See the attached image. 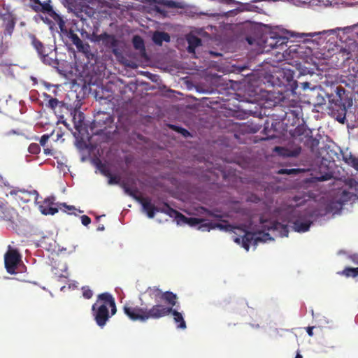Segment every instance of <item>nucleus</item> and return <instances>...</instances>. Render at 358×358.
<instances>
[{"label": "nucleus", "mask_w": 358, "mask_h": 358, "mask_svg": "<svg viewBox=\"0 0 358 358\" xmlns=\"http://www.w3.org/2000/svg\"><path fill=\"white\" fill-rule=\"evenodd\" d=\"M110 308L111 315L115 314L117 309L115 300L111 294L105 292L98 296V299L92 305V310L96 324L103 327L110 318L109 310Z\"/></svg>", "instance_id": "1"}, {"label": "nucleus", "mask_w": 358, "mask_h": 358, "mask_svg": "<svg viewBox=\"0 0 358 358\" xmlns=\"http://www.w3.org/2000/svg\"><path fill=\"white\" fill-rule=\"evenodd\" d=\"M160 304L153 305L150 308L139 307L132 303H127L124 306V313L133 321L145 322L149 319H159L161 315Z\"/></svg>", "instance_id": "2"}, {"label": "nucleus", "mask_w": 358, "mask_h": 358, "mask_svg": "<svg viewBox=\"0 0 358 358\" xmlns=\"http://www.w3.org/2000/svg\"><path fill=\"white\" fill-rule=\"evenodd\" d=\"M29 6L36 13H41L48 15L55 20L59 27L64 25V22L62 17L55 11L51 0H29Z\"/></svg>", "instance_id": "3"}, {"label": "nucleus", "mask_w": 358, "mask_h": 358, "mask_svg": "<svg viewBox=\"0 0 358 358\" xmlns=\"http://www.w3.org/2000/svg\"><path fill=\"white\" fill-rule=\"evenodd\" d=\"M245 226L237 227L236 229L244 232V235L241 237L236 236L234 238L235 243L240 244L242 243V247L247 251L249 250L251 244L257 245L258 242L265 241L267 239H271L269 234L268 233H252L245 230Z\"/></svg>", "instance_id": "4"}, {"label": "nucleus", "mask_w": 358, "mask_h": 358, "mask_svg": "<svg viewBox=\"0 0 358 358\" xmlns=\"http://www.w3.org/2000/svg\"><path fill=\"white\" fill-rule=\"evenodd\" d=\"M136 201L142 205L144 211L146 212L149 218H153L156 212L164 213L169 217H171V215L172 214L171 210H173V208H172L167 203H164L162 207H156L151 203L150 199L148 197L142 196L136 198Z\"/></svg>", "instance_id": "5"}, {"label": "nucleus", "mask_w": 358, "mask_h": 358, "mask_svg": "<svg viewBox=\"0 0 358 358\" xmlns=\"http://www.w3.org/2000/svg\"><path fill=\"white\" fill-rule=\"evenodd\" d=\"M102 44L106 48L111 49L112 52L121 63L128 66H132V65L128 63L127 61L124 59L122 52L118 48L119 41L115 38L114 35L108 34L104 32Z\"/></svg>", "instance_id": "6"}, {"label": "nucleus", "mask_w": 358, "mask_h": 358, "mask_svg": "<svg viewBox=\"0 0 358 358\" xmlns=\"http://www.w3.org/2000/svg\"><path fill=\"white\" fill-rule=\"evenodd\" d=\"M159 307L162 309L160 310L162 313L161 315L159 316V319L172 314L174 322L178 324L177 327L182 329L186 328V323L181 313L172 308V307H167V306L165 305L160 304Z\"/></svg>", "instance_id": "7"}, {"label": "nucleus", "mask_w": 358, "mask_h": 358, "mask_svg": "<svg viewBox=\"0 0 358 358\" xmlns=\"http://www.w3.org/2000/svg\"><path fill=\"white\" fill-rule=\"evenodd\" d=\"M9 194L13 196L17 201H21L23 203H28L31 201V197L34 196L36 199L38 193L36 190L28 191L24 189H20L17 187H12Z\"/></svg>", "instance_id": "8"}, {"label": "nucleus", "mask_w": 358, "mask_h": 358, "mask_svg": "<svg viewBox=\"0 0 358 358\" xmlns=\"http://www.w3.org/2000/svg\"><path fill=\"white\" fill-rule=\"evenodd\" d=\"M20 261V256L15 250L8 251L4 257L5 267L7 272L11 274L15 273L17 266Z\"/></svg>", "instance_id": "9"}, {"label": "nucleus", "mask_w": 358, "mask_h": 358, "mask_svg": "<svg viewBox=\"0 0 358 358\" xmlns=\"http://www.w3.org/2000/svg\"><path fill=\"white\" fill-rule=\"evenodd\" d=\"M0 18L3 21L2 26L4 28L5 34L11 35L15 26L13 15L8 10H6L4 13H0Z\"/></svg>", "instance_id": "10"}, {"label": "nucleus", "mask_w": 358, "mask_h": 358, "mask_svg": "<svg viewBox=\"0 0 358 358\" xmlns=\"http://www.w3.org/2000/svg\"><path fill=\"white\" fill-rule=\"evenodd\" d=\"M172 214L171 215V217L175 218L177 220L178 222H183L189 224L190 226H196L199 224H201L203 222L202 219L196 218V217H187L184 215H182L179 211L173 209L171 210Z\"/></svg>", "instance_id": "11"}, {"label": "nucleus", "mask_w": 358, "mask_h": 358, "mask_svg": "<svg viewBox=\"0 0 358 358\" xmlns=\"http://www.w3.org/2000/svg\"><path fill=\"white\" fill-rule=\"evenodd\" d=\"M341 52L343 56H345L346 59H350L353 57L358 56V42L356 40L350 41L348 42L345 47L341 49Z\"/></svg>", "instance_id": "12"}, {"label": "nucleus", "mask_w": 358, "mask_h": 358, "mask_svg": "<svg viewBox=\"0 0 358 358\" xmlns=\"http://www.w3.org/2000/svg\"><path fill=\"white\" fill-rule=\"evenodd\" d=\"M55 197L49 196L44 199L40 206L41 212L43 215H55L58 212L57 208L55 207Z\"/></svg>", "instance_id": "13"}, {"label": "nucleus", "mask_w": 358, "mask_h": 358, "mask_svg": "<svg viewBox=\"0 0 358 358\" xmlns=\"http://www.w3.org/2000/svg\"><path fill=\"white\" fill-rule=\"evenodd\" d=\"M69 38L72 43L76 45L79 52L87 53L90 51V47L89 44L84 43L79 36L74 33L73 31L70 30L68 35Z\"/></svg>", "instance_id": "14"}, {"label": "nucleus", "mask_w": 358, "mask_h": 358, "mask_svg": "<svg viewBox=\"0 0 358 358\" xmlns=\"http://www.w3.org/2000/svg\"><path fill=\"white\" fill-rule=\"evenodd\" d=\"M29 38L31 45L36 50L39 57L42 56L48 50H50V47H46L35 35L30 34Z\"/></svg>", "instance_id": "15"}, {"label": "nucleus", "mask_w": 358, "mask_h": 358, "mask_svg": "<svg viewBox=\"0 0 358 358\" xmlns=\"http://www.w3.org/2000/svg\"><path fill=\"white\" fill-rule=\"evenodd\" d=\"M40 58L45 64L52 67H57L59 65L58 59L56 58V53L53 52L51 48H50V50H48Z\"/></svg>", "instance_id": "16"}, {"label": "nucleus", "mask_w": 358, "mask_h": 358, "mask_svg": "<svg viewBox=\"0 0 358 358\" xmlns=\"http://www.w3.org/2000/svg\"><path fill=\"white\" fill-rule=\"evenodd\" d=\"M275 150L278 152L282 156L287 157H296L301 153V148L300 146H296L294 148L275 147Z\"/></svg>", "instance_id": "17"}, {"label": "nucleus", "mask_w": 358, "mask_h": 358, "mask_svg": "<svg viewBox=\"0 0 358 358\" xmlns=\"http://www.w3.org/2000/svg\"><path fill=\"white\" fill-rule=\"evenodd\" d=\"M311 133V131L307 129L304 125H299L295 128L293 135L294 136H304L305 137H308L312 141L313 145H317L318 144V141L313 138Z\"/></svg>", "instance_id": "18"}, {"label": "nucleus", "mask_w": 358, "mask_h": 358, "mask_svg": "<svg viewBox=\"0 0 358 358\" xmlns=\"http://www.w3.org/2000/svg\"><path fill=\"white\" fill-rule=\"evenodd\" d=\"M72 120L73 122L74 127L77 131H80L83 127V122L85 120V115L83 112L74 109L71 113Z\"/></svg>", "instance_id": "19"}, {"label": "nucleus", "mask_w": 358, "mask_h": 358, "mask_svg": "<svg viewBox=\"0 0 358 358\" xmlns=\"http://www.w3.org/2000/svg\"><path fill=\"white\" fill-rule=\"evenodd\" d=\"M188 43L187 51L189 53H194L196 48L202 44L201 39L194 35L189 34L187 36Z\"/></svg>", "instance_id": "20"}, {"label": "nucleus", "mask_w": 358, "mask_h": 358, "mask_svg": "<svg viewBox=\"0 0 358 358\" xmlns=\"http://www.w3.org/2000/svg\"><path fill=\"white\" fill-rule=\"evenodd\" d=\"M177 299L178 296L176 294L170 291H166L164 292L161 300L164 301L169 306L168 307H172L173 308L178 303Z\"/></svg>", "instance_id": "21"}, {"label": "nucleus", "mask_w": 358, "mask_h": 358, "mask_svg": "<svg viewBox=\"0 0 358 358\" xmlns=\"http://www.w3.org/2000/svg\"><path fill=\"white\" fill-rule=\"evenodd\" d=\"M205 227H207L208 230L210 229L217 228L220 230H223L225 231H233L237 227H234L231 224H228L227 222L224 221L223 223H212L209 222L205 224Z\"/></svg>", "instance_id": "22"}, {"label": "nucleus", "mask_w": 358, "mask_h": 358, "mask_svg": "<svg viewBox=\"0 0 358 358\" xmlns=\"http://www.w3.org/2000/svg\"><path fill=\"white\" fill-rule=\"evenodd\" d=\"M15 211L13 208L7 206H0V218L6 221H13Z\"/></svg>", "instance_id": "23"}, {"label": "nucleus", "mask_w": 358, "mask_h": 358, "mask_svg": "<svg viewBox=\"0 0 358 358\" xmlns=\"http://www.w3.org/2000/svg\"><path fill=\"white\" fill-rule=\"evenodd\" d=\"M152 41L155 44L158 45H162L164 41H170V36L166 32L156 31L153 34Z\"/></svg>", "instance_id": "24"}, {"label": "nucleus", "mask_w": 358, "mask_h": 358, "mask_svg": "<svg viewBox=\"0 0 358 358\" xmlns=\"http://www.w3.org/2000/svg\"><path fill=\"white\" fill-rule=\"evenodd\" d=\"M312 222L310 221H302L301 220H296L293 223V228L297 232H306L308 231Z\"/></svg>", "instance_id": "25"}, {"label": "nucleus", "mask_w": 358, "mask_h": 358, "mask_svg": "<svg viewBox=\"0 0 358 358\" xmlns=\"http://www.w3.org/2000/svg\"><path fill=\"white\" fill-rule=\"evenodd\" d=\"M46 97L48 98L47 106L53 110H55L57 107L62 108L64 103L62 101H59L57 99L52 97L49 94H45Z\"/></svg>", "instance_id": "26"}, {"label": "nucleus", "mask_w": 358, "mask_h": 358, "mask_svg": "<svg viewBox=\"0 0 358 358\" xmlns=\"http://www.w3.org/2000/svg\"><path fill=\"white\" fill-rule=\"evenodd\" d=\"M147 292L149 296L156 301L162 299L164 293V292L157 287H148Z\"/></svg>", "instance_id": "27"}, {"label": "nucleus", "mask_w": 358, "mask_h": 358, "mask_svg": "<svg viewBox=\"0 0 358 358\" xmlns=\"http://www.w3.org/2000/svg\"><path fill=\"white\" fill-rule=\"evenodd\" d=\"M268 230H279L281 229V236H288V229L286 225L282 224L278 222H274L271 224V226L268 228Z\"/></svg>", "instance_id": "28"}, {"label": "nucleus", "mask_w": 358, "mask_h": 358, "mask_svg": "<svg viewBox=\"0 0 358 358\" xmlns=\"http://www.w3.org/2000/svg\"><path fill=\"white\" fill-rule=\"evenodd\" d=\"M329 101L331 104H334L336 106L342 108V110H345V106L343 101V98H341L339 96H336L335 94H331L329 96Z\"/></svg>", "instance_id": "29"}, {"label": "nucleus", "mask_w": 358, "mask_h": 358, "mask_svg": "<svg viewBox=\"0 0 358 358\" xmlns=\"http://www.w3.org/2000/svg\"><path fill=\"white\" fill-rule=\"evenodd\" d=\"M343 159L345 162L352 166L355 169L358 171V158L352 155L351 153L348 155H344Z\"/></svg>", "instance_id": "30"}, {"label": "nucleus", "mask_w": 358, "mask_h": 358, "mask_svg": "<svg viewBox=\"0 0 358 358\" xmlns=\"http://www.w3.org/2000/svg\"><path fill=\"white\" fill-rule=\"evenodd\" d=\"M338 274L345 275L347 278L352 277L355 278L358 276V267L357 268H351V267H346L344 270H343L341 272H338Z\"/></svg>", "instance_id": "31"}, {"label": "nucleus", "mask_w": 358, "mask_h": 358, "mask_svg": "<svg viewBox=\"0 0 358 358\" xmlns=\"http://www.w3.org/2000/svg\"><path fill=\"white\" fill-rule=\"evenodd\" d=\"M301 109L295 108V109H289L288 111L285 112L284 119L293 117V122L295 120H299V113Z\"/></svg>", "instance_id": "32"}, {"label": "nucleus", "mask_w": 358, "mask_h": 358, "mask_svg": "<svg viewBox=\"0 0 358 358\" xmlns=\"http://www.w3.org/2000/svg\"><path fill=\"white\" fill-rule=\"evenodd\" d=\"M153 1L158 4L165 6L168 8H181L180 3L173 0H153Z\"/></svg>", "instance_id": "33"}, {"label": "nucleus", "mask_w": 358, "mask_h": 358, "mask_svg": "<svg viewBox=\"0 0 358 358\" xmlns=\"http://www.w3.org/2000/svg\"><path fill=\"white\" fill-rule=\"evenodd\" d=\"M132 43L136 50H145L144 41L140 36H134L132 39Z\"/></svg>", "instance_id": "34"}, {"label": "nucleus", "mask_w": 358, "mask_h": 358, "mask_svg": "<svg viewBox=\"0 0 358 358\" xmlns=\"http://www.w3.org/2000/svg\"><path fill=\"white\" fill-rule=\"evenodd\" d=\"M169 127L173 131L182 134L184 137H188L190 136V133L185 128L174 124H169Z\"/></svg>", "instance_id": "35"}, {"label": "nucleus", "mask_w": 358, "mask_h": 358, "mask_svg": "<svg viewBox=\"0 0 358 358\" xmlns=\"http://www.w3.org/2000/svg\"><path fill=\"white\" fill-rule=\"evenodd\" d=\"M28 150L31 154L36 155L41 151V147L37 143H31L28 148Z\"/></svg>", "instance_id": "36"}, {"label": "nucleus", "mask_w": 358, "mask_h": 358, "mask_svg": "<svg viewBox=\"0 0 358 358\" xmlns=\"http://www.w3.org/2000/svg\"><path fill=\"white\" fill-rule=\"evenodd\" d=\"M279 174H287V175H292V174H296L299 173V169H282L278 171V172Z\"/></svg>", "instance_id": "37"}, {"label": "nucleus", "mask_w": 358, "mask_h": 358, "mask_svg": "<svg viewBox=\"0 0 358 358\" xmlns=\"http://www.w3.org/2000/svg\"><path fill=\"white\" fill-rule=\"evenodd\" d=\"M124 192L129 194V196H132L134 199H135L136 200V198H139V197H141V196H137V189H131L130 187H127V186H124Z\"/></svg>", "instance_id": "38"}, {"label": "nucleus", "mask_w": 358, "mask_h": 358, "mask_svg": "<svg viewBox=\"0 0 358 358\" xmlns=\"http://www.w3.org/2000/svg\"><path fill=\"white\" fill-rule=\"evenodd\" d=\"M82 289L83 295L85 299H90L92 297L93 292L88 287H83Z\"/></svg>", "instance_id": "39"}, {"label": "nucleus", "mask_w": 358, "mask_h": 358, "mask_svg": "<svg viewBox=\"0 0 358 358\" xmlns=\"http://www.w3.org/2000/svg\"><path fill=\"white\" fill-rule=\"evenodd\" d=\"M120 178L117 176L110 175L108 177V184L110 185H117L120 183Z\"/></svg>", "instance_id": "40"}, {"label": "nucleus", "mask_w": 358, "mask_h": 358, "mask_svg": "<svg viewBox=\"0 0 358 358\" xmlns=\"http://www.w3.org/2000/svg\"><path fill=\"white\" fill-rule=\"evenodd\" d=\"M103 38V33L101 34H99V35L93 34L92 36V38H91V41H94V42H100V41L102 42Z\"/></svg>", "instance_id": "41"}, {"label": "nucleus", "mask_w": 358, "mask_h": 358, "mask_svg": "<svg viewBox=\"0 0 358 358\" xmlns=\"http://www.w3.org/2000/svg\"><path fill=\"white\" fill-rule=\"evenodd\" d=\"M100 171L103 176H106L107 178H108L111 175L110 170L103 165H101L100 168Z\"/></svg>", "instance_id": "42"}, {"label": "nucleus", "mask_w": 358, "mask_h": 358, "mask_svg": "<svg viewBox=\"0 0 358 358\" xmlns=\"http://www.w3.org/2000/svg\"><path fill=\"white\" fill-rule=\"evenodd\" d=\"M345 94V90L342 87H337L335 90V96L343 98V95Z\"/></svg>", "instance_id": "43"}, {"label": "nucleus", "mask_w": 358, "mask_h": 358, "mask_svg": "<svg viewBox=\"0 0 358 358\" xmlns=\"http://www.w3.org/2000/svg\"><path fill=\"white\" fill-rule=\"evenodd\" d=\"M81 222L84 226H87L91 223V219L87 215H84L81 216Z\"/></svg>", "instance_id": "44"}, {"label": "nucleus", "mask_w": 358, "mask_h": 358, "mask_svg": "<svg viewBox=\"0 0 358 358\" xmlns=\"http://www.w3.org/2000/svg\"><path fill=\"white\" fill-rule=\"evenodd\" d=\"M343 113L340 114L337 116L336 120L340 122L343 124L345 122V114H346V109L345 108V110H343Z\"/></svg>", "instance_id": "45"}, {"label": "nucleus", "mask_w": 358, "mask_h": 358, "mask_svg": "<svg viewBox=\"0 0 358 358\" xmlns=\"http://www.w3.org/2000/svg\"><path fill=\"white\" fill-rule=\"evenodd\" d=\"M48 139H49V136L48 135H46V134L43 135L41 136V140H40L41 145H43V146H45V145L48 142Z\"/></svg>", "instance_id": "46"}, {"label": "nucleus", "mask_w": 358, "mask_h": 358, "mask_svg": "<svg viewBox=\"0 0 358 358\" xmlns=\"http://www.w3.org/2000/svg\"><path fill=\"white\" fill-rule=\"evenodd\" d=\"M155 10H156L157 13H160V14H162V15H164V16H166V11L164 8H160V7H159V6H156V7H155Z\"/></svg>", "instance_id": "47"}, {"label": "nucleus", "mask_w": 358, "mask_h": 358, "mask_svg": "<svg viewBox=\"0 0 358 358\" xmlns=\"http://www.w3.org/2000/svg\"><path fill=\"white\" fill-rule=\"evenodd\" d=\"M313 327H308L307 328V331H307V333H308V334L309 336H312L313 335Z\"/></svg>", "instance_id": "48"}, {"label": "nucleus", "mask_w": 358, "mask_h": 358, "mask_svg": "<svg viewBox=\"0 0 358 358\" xmlns=\"http://www.w3.org/2000/svg\"><path fill=\"white\" fill-rule=\"evenodd\" d=\"M0 185H6V181L3 178L0 176Z\"/></svg>", "instance_id": "49"}, {"label": "nucleus", "mask_w": 358, "mask_h": 358, "mask_svg": "<svg viewBox=\"0 0 358 358\" xmlns=\"http://www.w3.org/2000/svg\"><path fill=\"white\" fill-rule=\"evenodd\" d=\"M303 89H306L309 87L310 83L308 82H305L303 83Z\"/></svg>", "instance_id": "50"}, {"label": "nucleus", "mask_w": 358, "mask_h": 358, "mask_svg": "<svg viewBox=\"0 0 358 358\" xmlns=\"http://www.w3.org/2000/svg\"><path fill=\"white\" fill-rule=\"evenodd\" d=\"M295 358H303L302 355L300 354V352H297Z\"/></svg>", "instance_id": "51"}, {"label": "nucleus", "mask_w": 358, "mask_h": 358, "mask_svg": "<svg viewBox=\"0 0 358 358\" xmlns=\"http://www.w3.org/2000/svg\"><path fill=\"white\" fill-rule=\"evenodd\" d=\"M258 129H259V128L257 127L256 128L252 129L251 131L252 133H255V132H257L258 131Z\"/></svg>", "instance_id": "52"}, {"label": "nucleus", "mask_w": 358, "mask_h": 358, "mask_svg": "<svg viewBox=\"0 0 358 358\" xmlns=\"http://www.w3.org/2000/svg\"><path fill=\"white\" fill-rule=\"evenodd\" d=\"M103 229H104V227L103 225L102 226H99L98 227V230H99V231H103Z\"/></svg>", "instance_id": "53"}, {"label": "nucleus", "mask_w": 358, "mask_h": 358, "mask_svg": "<svg viewBox=\"0 0 358 358\" xmlns=\"http://www.w3.org/2000/svg\"><path fill=\"white\" fill-rule=\"evenodd\" d=\"M42 20H43V22H50L49 20H48L47 17H45V18L42 17Z\"/></svg>", "instance_id": "54"}, {"label": "nucleus", "mask_w": 358, "mask_h": 358, "mask_svg": "<svg viewBox=\"0 0 358 358\" xmlns=\"http://www.w3.org/2000/svg\"><path fill=\"white\" fill-rule=\"evenodd\" d=\"M69 209L71 210V209H75L74 206H67Z\"/></svg>", "instance_id": "55"}, {"label": "nucleus", "mask_w": 358, "mask_h": 358, "mask_svg": "<svg viewBox=\"0 0 358 358\" xmlns=\"http://www.w3.org/2000/svg\"><path fill=\"white\" fill-rule=\"evenodd\" d=\"M45 152L46 154H49V153H50V152H48V150H45Z\"/></svg>", "instance_id": "56"}, {"label": "nucleus", "mask_w": 358, "mask_h": 358, "mask_svg": "<svg viewBox=\"0 0 358 358\" xmlns=\"http://www.w3.org/2000/svg\"><path fill=\"white\" fill-rule=\"evenodd\" d=\"M358 42V32H357V40H356Z\"/></svg>", "instance_id": "57"}, {"label": "nucleus", "mask_w": 358, "mask_h": 358, "mask_svg": "<svg viewBox=\"0 0 358 358\" xmlns=\"http://www.w3.org/2000/svg\"><path fill=\"white\" fill-rule=\"evenodd\" d=\"M357 264H358V262H356Z\"/></svg>", "instance_id": "58"}]
</instances>
